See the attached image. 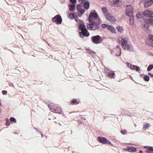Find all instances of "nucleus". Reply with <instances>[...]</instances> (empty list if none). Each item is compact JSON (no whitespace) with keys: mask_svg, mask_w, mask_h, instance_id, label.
<instances>
[{"mask_svg":"<svg viewBox=\"0 0 153 153\" xmlns=\"http://www.w3.org/2000/svg\"><path fill=\"white\" fill-rule=\"evenodd\" d=\"M84 6L85 8L87 10L89 9L90 6V3L88 1L85 2L84 3Z\"/></svg>","mask_w":153,"mask_h":153,"instance_id":"nucleus-18","label":"nucleus"},{"mask_svg":"<svg viewBox=\"0 0 153 153\" xmlns=\"http://www.w3.org/2000/svg\"><path fill=\"white\" fill-rule=\"evenodd\" d=\"M79 1H81L82 2V0H79Z\"/></svg>","mask_w":153,"mask_h":153,"instance_id":"nucleus-58","label":"nucleus"},{"mask_svg":"<svg viewBox=\"0 0 153 153\" xmlns=\"http://www.w3.org/2000/svg\"><path fill=\"white\" fill-rule=\"evenodd\" d=\"M130 17L129 20L131 22V24H133L134 23V17L133 14H132L131 16H129Z\"/></svg>","mask_w":153,"mask_h":153,"instance_id":"nucleus-24","label":"nucleus"},{"mask_svg":"<svg viewBox=\"0 0 153 153\" xmlns=\"http://www.w3.org/2000/svg\"><path fill=\"white\" fill-rule=\"evenodd\" d=\"M149 38L150 40L153 42V35L149 34Z\"/></svg>","mask_w":153,"mask_h":153,"instance_id":"nucleus-34","label":"nucleus"},{"mask_svg":"<svg viewBox=\"0 0 153 153\" xmlns=\"http://www.w3.org/2000/svg\"><path fill=\"white\" fill-rule=\"evenodd\" d=\"M145 22L149 23V24L153 26V19L149 18L148 19H146L145 21Z\"/></svg>","mask_w":153,"mask_h":153,"instance_id":"nucleus-16","label":"nucleus"},{"mask_svg":"<svg viewBox=\"0 0 153 153\" xmlns=\"http://www.w3.org/2000/svg\"><path fill=\"white\" fill-rule=\"evenodd\" d=\"M139 152L140 153H143V151L142 150H140Z\"/></svg>","mask_w":153,"mask_h":153,"instance_id":"nucleus-52","label":"nucleus"},{"mask_svg":"<svg viewBox=\"0 0 153 153\" xmlns=\"http://www.w3.org/2000/svg\"><path fill=\"white\" fill-rule=\"evenodd\" d=\"M78 11V12H79L81 13L84 14L85 11V9H82V8L79 9V10H77Z\"/></svg>","mask_w":153,"mask_h":153,"instance_id":"nucleus-31","label":"nucleus"},{"mask_svg":"<svg viewBox=\"0 0 153 153\" xmlns=\"http://www.w3.org/2000/svg\"><path fill=\"white\" fill-rule=\"evenodd\" d=\"M147 150H146L145 151V152L146 153H150V150H149V149H147Z\"/></svg>","mask_w":153,"mask_h":153,"instance_id":"nucleus-47","label":"nucleus"},{"mask_svg":"<svg viewBox=\"0 0 153 153\" xmlns=\"http://www.w3.org/2000/svg\"><path fill=\"white\" fill-rule=\"evenodd\" d=\"M106 144H108L111 146H113V144L110 141H108V140H107Z\"/></svg>","mask_w":153,"mask_h":153,"instance_id":"nucleus-40","label":"nucleus"},{"mask_svg":"<svg viewBox=\"0 0 153 153\" xmlns=\"http://www.w3.org/2000/svg\"><path fill=\"white\" fill-rule=\"evenodd\" d=\"M0 102H1V99H0Z\"/></svg>","mask_w":153,"mask_h":153,"instance_id":"nucleus-61","label":"nucleus"},{"mask_svg":"<svg viewBox=\"0 0 153 153\" xmlns=\"http://www.w3.org/2000/svg\"><path fill=\"white\" fill-rule=\"evenodd\" d=\"M82 4H81V3L80 4H78L77 5L76 7V8L77 9V10H79V9H81L82 7Z\"/></svg>","mask_w":153,"mask_h":153,"instance_id":"nucleus-30","label":"nucleus"},{"mask_svg":"<svg viewBox=\"0 0 153 153\" xmlns=\"http://www.w3.org/2000/svg\"><path fill=\"white\" fill-rule=\"evenodd\" d=\"M41 136H42V137H43V134H41Z\"/></svg>","mask_w":153,"mask_h":153,"instance_id":"nucleus-56","label":"nucleus"},{"mask_svg":"<svg viewBox=\"0 0 153 153\" xmlns=\"http://www.w3.org/2000/svg\"><path fill=\"white\" fill-rule=\"evenodd\" d=\"M10 121L14 123H16V119L13 117H11L10 118Z\"/></svg>","mask_w":153,"mask_h":153,"instance_id":"nucleus-32","label":"nucleus"},{"mask_svg":"<svg viewBox=\"0 0 153 153\" xmlns=\"http://www.w3.org/2000/svg\"><path fill=\"white\" fill-rule=\"evenodd\" d=\"M148 74L150 76V77H153V74H151V73H148Z\"/></svg>","mask_w":153,"mask_h":153,"instance_id":"nucleus-45","label":"nucleus"},{"mask_svg":"<svg viewBox=\"0 0 153 153\" xmlns=\"http://www.w3.org/2000/svg\"><path fill=\"white\" fill-rule=\"evenodd\" d=\"M126 64L127 65V67H128V68H129L130 69H131V67L132 66V65L130 64L128 62H127L126 63Z\"/></svg>","mask_w":153,"mask_h":153,"instance_id":"nucleus-37","label":"nucleus"},{"mask_svg":"<svg viewBox=\"0 0 153 153\" xmlns=\"http://www.w3.org/2000/svg\"><path fill=\"white\" fill-rule=\"evenodd\" d=\"M68 17L71 19H75V14L73 13H70L68 16Z\"/></svg>","mask_w":153,"mask_h":153,"instance_id":"nucleus-23","label":"nucleus"},{"mask_svg":"<svg viewBox=\"0 0 153 153\" xmlns=\"http://www.w3.org/2000/svg\"><path fill=\"white\" fill-rule=\"evenodd\" d=\"M104 38L99 35L93 36L91 37L92 42L95 44H99L101 43Z\"/></svg>","mask_w":153,"mask_h":153,"instance_id":"nucleus-6","label":"nucleus"},{"mask_svg":"<svg viewBox=\"0 0 153 153\" xmlns=\"http://www.w3.org/2000/svg\"><path fill=\"white\" fill-rule=\"evenodd\" d=\"M5 120H6V123H5L6 126H9L10 125V122L9 121V119L7 118H6L5 119Z\"/></svg>","mask_w":153,"mask_h":153,"instance_id":"nucleus-33","label":"nucleus"},{"mask_svg":"<svg viewBox=\"0 0 153 153\" xmlns=\"http://www.w3.org/2000/svg\"><path fill=\"white\" fill-rule=\"evenodd\" d=\"M7 91L6 90H3L2 91V93L3 95H6L7 94Z\"/></svg>","mask_w":153,"mask_h":153,"instance_id":"nucleus-43","label":"nucleus"},{"mask_svg":"<svg viewBox=\"0 0 153 153\" xmlns=\"http://www.w3.org/2000/svg\"><path fill=\"white\" fill-rule=\"evenodd\" d=\"M136 16L138 19H142L144 20L143 18L145 16L149 18H153V12L149 10H145L143 11L137 13Z\"/></svg>","mask_w":153,"mask_h":153,"instance_id":"nucleus-2","label":"nucleus"},{"mask_svg":"<svg viewBox=\"0 0 153 153\" xmlns=\"http://www.w3.org/2000/svg\"><path fill=\"white\" fill-rule=\"evenodd\" d=\"M122 48L125 49L129 50L130 48V46L129 44L127 43L126 44L122 46Z\"/></svg>","mask_w":153,"mask_h":153,"instance_id":"nucleus-25","label":"nucleus"},{"mask_svg":"<svg viewBox=\"0 0 153 153\" xmlns=\"http://www.w3.org/2000/svg\"><path fill=\"white\" fill-rule=\"evenodd\" d=\"M10 86H13V83H11L10 85Z\"/></svg>","mask_w":153,"mask_h":153,"instance_id":"nucleus-51","label":"nucleus"},{"mask_svg":"<svg viewBox=\"0 0 153 153\" xmlns=\"http://www.w3.org/2000/svg\"><path fill=\"white\" fill-rule=\"evenodd\" d=\"M102 10L106 19L112 23H114L116 21L115 18L109 13L106 7H102Z\"/></svg>","mask_w":153,"mask_h":153,"instance_id":"nucleus-4","label":"nucleus"},{"mask_svg":"<svg viewBox=\"0 0 153 153\" xmlns=\"http://www.w3.org/2000/svg\"><path fill=\"white\" fill-rule=\"evenodd\" d=\"M97 140L100 143L103 144H106L108 140L104 137L99 136L97 138Z\"/></svg>","mask_w":153,"mask_h":153,"instance_id":"nucleus-10","label":"nucleus"},{"mask_svg":"<svg viewBox=\"0 0 153 153\" xmlns=\"http://www.w3.org/2000/svg\"><path fill=\"white\" fill-rule=\"evenodd\" d=\"M132 80H133V79L132 78Z\"/></svg>","mask_w":153,"mask_h":153,"instance_id":"nucleus-60","label":"nucleus"},{"mask_svg":"<svg viewBox=\"0 0 153 153\" xmlns=\"http://www.w3.org/2000/svg\"><path fill=\"white\" fill-rule=\"evenodd\" d=\"M150 0H146L144 3V6L146 7H148L151 6L153 3Z\"/></svg>","mask_w":153,"mask_h":153,"instance_id":"nucleus-13","label":"nucleus"},{"mask_svg":"<svg viewBox=\"0 0 153 153\" xmlns=\"http://www.w3.org/2000/svg\"><path fill=\"white\" fill-rule=\"evenodd\" d=\"M121 44L122 46L128 43L126 39H123L122 37H121Z\"/></svg>","mask_w":153,"mask_h":153,"instance_id":"nucleus-21","label":"nucleus"},{"mask_svg":"<svg viewBox=\"0 0 153 153\" xmlns=\"http://www.w3.org/2000/svg\"><path fill=\"white\" fill-rule=\"evenodd\" d=\"M144 148H146V149L150 150V153H153V147L149 146H145Z\"/></svg>","mask_w":153,"mask_h":153,"instance_id":"nucleus-20","label":"nucleus"},{"mask_svg":"<svg viewBox=\"0 0 153 153\" xmlns=\"http://www.w3.org/2000/svg\"><path fill=\"white\" fill-rule=\"evenodd\" d=\"M99 21L97 23L94 21L89 20V22L90 23H87V27L88 28L91 30H95L98 29L100 27V22L101 21L100 18H98Z\"/></svg>","mask_w":153,"mask_h":153,"instance_id":"nucleus-3","label":"nucleus"},{"mask_svg":"<svg viewBox=\"0 0 153 153\" xmlns=\"http://www.w3.org/2000/svg\"><path fill=\"white\" fill-rule=\"evenodd\" d=\"M107 29L113 33H116L114 27L112 25H109L107 27Z\"/></svg>","mask_w":153,"mask_h":153,"instance_id":"nucleus-12","label":"nucleus"},{"mask_svg":"<svg viewBox=\"0 0 153 153\" xmlns=\"http://www.w3.org/2000/svg\"><path fill=\"white\" fill-rule=\"evenodd\" d=\"M144 75L143 78L144 80L148 82L149 80V77L147 75H144V74H141L140 76H142V75Z\"/></svg>","mask_w":153,"mask_h":153,"instance_id":"nucleus-17","label":"nucleus"},{"mask_svg":"<svg viewBox=\"0 0 153 153\" xmlns=\"http://www.w3.org/2000/svg\"><path fill=\"white\" fill-rule=\"evenodd\" d=\"M70 2L72 3V4H76V0H70Z\"/></svg>","mask_w":153,"mask_h":153,"instance_id":"nucleus-38","label":"nucleus"},{"mask_svg":"<svg viewBox=\"0 0 153 153\" xmlns=\"http://www.w3.org/2000/svg\"><path fill=\"white\" fill-rule=\"evenodd\" d=\"M134 67H135L134 70L136 71H138L140 70V68L138 66L136 65Z\"/></svg>","mask_w":153,"mask_h":153,"instance_id":"nucleus-36","label":"nucleus"},{"mask_svg":"<svg viewBox=\"0 0 153 153\" xmlns=\"http://www.w3.org/2000/svg\"><path fill=\"white\" fill-rule=\"evenodd\" d=\"M2 111V109L0 108V113H1Z\"/></svg>","mask_w":153,"mask_h":153,"instance_id":"nucleus-54","label":"nucleus"},{"mask_svg":"<svg viewBox=\"0 0 153 153\" xmlns=\"http://www.w3.org/2000/svg\"><path fill=\"white\" fill-rule=\"evenodd\" d=\"M95 53L94 51H91L90 52V53L91 55H92V53Z\"/></svg>","mask_w":153,"mask_h":153,"instance_id":"nucleus-48","label":"nucleus"},{"mask_svg":"<svg viewBox=\"0 0 153 153\" xmlns=\"http://www.w3.org/2000/svg\"><path fill=\"white\" fill-rule=\"evenodd\" d=\"M116 48H117V50H118V52L119 53V55H118V56H120L121 55V48H120V46L119 45H117V46Z\"/></svg>","mask_w":153,"mask_h":153,"instance_id":"nucleus-26","label":"nucleus"},{"mask_svg":"<svg viewBox=\"0 0 153 153\" xmlns=\"http://www.w3.org/2000/svg\"><path fill=\"white\" fill-rule=\"evenodd\" d=\"M85 0H82V2H81V4H83L84 3V1Z\"/></svg>","mask_w":153,"mask_h":153,"instance_id":"nucleus-50","label":"nucleus"},{"mask_svg":"<svg viewBox=\"0 0 153 153\" xmlns=\"http://www.w3.org/2000/svg\"><path fill=\"white\" fill-rule=\"evenodd\" d=\"M78 27L79 30H82L81 31L79 32V36L80 37L83 38L85 37H88L90 35L89 33L86 28L85 25L83 23V22L81 23L79 22Z\"/></svg>","mask_w":153,"mask_h":153,"instance_id":"nucleus-1","label":"nucleus"},{"mask_svg":"<svg viewBox=\"0 0 153 153\" xmlns=\"http://www.w3.org/2000/svg\"><path fill=\"white\" fill-rule=\"evenodd\" d=\"M76 19H75V21L77 23L78 25H79V22L80 23H83V21L79 19H78V16L77 15H76Z\"/></svg>","mask_w":153,"mask_h":153,"instance_id":"nucleus-27","label":"nucleus"},{"mask_svg":"<svg viewBox=\"0 0 153 153\" xmlns=\"http://www.w3.org/2000/svg\"><path fill=\"white\" fill-rule=\"evenodd\" d=\"M52 21L54 22L57 24H60L62 21L61 16L59 15H58L52 19Z\"/></svg>","mask_w":153,"mask_h":153,"instance_id":"nucleus-8","label":"nucleus"},{"mask_svg":"<svg viewBox=\"0 0 153 153\" xmlns=\"http://www.w3.org/2000/svg\"><path fill=\"white\" fill-rule=\"evenodd\" d=\"M152 47H153V46Z\"/></svg>","mask_w":153,"mask_h":153,"instance_id":"nucleus-63","label":"nucleus"},{"mask_svg":"<svg viewBox=\"0 0 153 153\" xmlns=\"http://www.w3.org/2000/svg\"><path fill=\"white\" fill-rule=\"evenodd\" d=\"M149 124L148 123H146V124L143 125V128H147L149 126Z\"/></svg>","mask_w":153,"mask_h":153,"instance_id":"nucleus-41","label":"nucleus"},{"mask_svg":"<svg viewBox=\"0 0 153 153\" xmlns=\"http://www.w3.org/2000/svg\"><path fill=\"white\" fill-rule=\"evenodd\" d=\"M83 14H84L81 13H80L79 12H78L77 15L81 17L82 16Z\"/></svg>","mask_w":153,"mask_h":153,"instance_id":"nucleus-44","label":"nucleus"},{"mask_svg":"<svg viewBox=\"0 0 153 153\" xmlns=\"http://www.w3.org/2000/svg\"><path fill=\"white\" fill-rule=\"evenodd\" d=\"M48 107L52 112L59 114L61 113L62 109L59 105H54L51 103L48 105Z\"/></svg>","mask_w":153,"mask_h":153,"instance_id":"nucleus-5","label":"nucleus"},{"mask_svg":"<svg viewBox=\"0 0 153 153\" xmlns=\"http://www.w3.org/2000/svg\"><path fill=\"white\" fill-rule=\"evenodd\" d=\"M117 42H120V39H118L117 40Z\"/></svg>","mask_w":153,"mask_h":153,"instance_id":"nucleus-53","label":"nucleus"},{"mask_svg":"<svg viewBox=\"0 0 153 153\" xmlns=\"http://www.w3.org/2000/svg\"><path fill=\"white\" fill-rule=\"evenodd\" d=\"M146 24H143L142 25L143 26V27L144 28H145L146 30H147L148 27H149V25H148L149 23L146 22Z\"/></svg>","mask_w":153,"mask_h":153,"instance_id":"nucleus-29","label":"nucleus"},{"mask_svg":"<svg viewBox=\"0 0 153 153\" xmlns=\"http://www.w3.org/2000/svg\"><path fill=\"white\" fill-rule=\"evenodd\" d=\"M152 56H153V54H152Z\"/></svg>","mask_w":153,"mask_h":153,"instance_id":"nucleus-62","label":"nucleus"},{"mask_svg":"<svg viewBox=\"0 0 153 153\" xmlns=\"http://www.w3.org/2000/svg\"><path fill=\"white\" fill-rule=\"evenodd\" d=\"M99 18L98 14L95 10H93L90 13L88 18V21L89 20L92 21V19L95 20L97 19V18Z\"/></svg>","mask_w":153,"mask_h":153,"instance_id":"nucleus-7","label":"nucleus"},{"mask_svg":"<svg viewBox=\"0 0 153 153\" xmlns=\"http://www.w3.org/2000/svg\"><path fill=\"white\" fill-rule=\"evenodd\" d=\"M124 150L126 151L130 152H135L137 151V149L135 147L131 146H128Z\"/></svg>","mask_w":153,"mask_h":153,"instance_id":"nucleus-11","label":"nucleus"},{"mask_svg":"<svg viewBox=\"0 0 153 153\" xmlns=\"http://www.w3.org/2000/svg\"><path fill=\"white\" fill-rule=\"evenodd\" d=\"M76 4H69L68 7L70 11L73 12L75 8Z\"/></svg>","mask_w":153,"mask_h":153,"instance_id":"nucleus-15","label":"nucleus"},{"mask_svg":"<svg viewBox=\"0 0 153 153\" xmlns=\"http://www.w3.org/2000/svg\"><path fill=\"white\" fill-rule=\"evenodd\" d=\"M134 66H136V65H132V66L131 67V69L132 70H134L135 68V67H134Z\"/></svg>","mask_w":153,"mask_h":153,"instance_id":"nucleus-46","label":"nucleus"},{"mask_svg":"<svg viewBox=\"0 0 153 153\" xmlns=\"http://www.w3.org/2000/svg\"><path fill=\"white\" fill-rule=\"evenodd\" d=\"M118 32L120 33H123V29L122 26H118L116 27Z\"/></svg>","mask_w":153,"mask_h":153,"instance_id":"nucleus-19","label":"nucleus"},{"mask_svg":"<svg viewBox=\"0 0 153 153\" xmlns=\"http://www.w3.org/2000/svg\"><path fill=\"white\" fill-rule=\"evenodd\" d=\"M34 128L37 131V133L39 132L40 133H41V132L39 130H37L36 128H35V127H34Z\"/></svg>","mask_w":153,"mask_h":153,"instance_id":"nucleus-49","label":"nucleus"},{"mask_svg":"<svg viewBox=\"0 0 153 153\" xmlns=\"http://www.w3.org/2000/svg\"><path fill=\"white\" fill-rule=\"evenodd\" d=\"M62 115H63V116H64V115H64V114L63 113V114H62Z\"/></svg>","mask_w":153,"mask_h":153,"instance_id":"nucleus-59","label":"nucleus"},{"mask_svg":"<svg viewBox=\"0 0 153 153\" xmlns=\"http://www.w3.org/2000/svg\"><path fill=\"white\" fill-rule=\"evenodd\" d=\"M79 102L77 101V100L76 99H73L71 101V104H72V105H74V104H77L79 103Z\"/></svg>","mask_w":153,"mask_h":153,"instance_id":"nucleus-22","label":"nucleus"},{"mask_svg":"<svg viewBox=\"0 0 153 153\" xmlns=\"http://www.w3.org/2000/svg\"><path fill=\"white\" fill-rule=\"evenodd\" d=\"M108 76L110 78H114L115 77V74L114 71H111L108 72Z\"/></svg>","mask_w":153,"mask_h":153,"instance_id":"nucleus-14","label":"nucleus"},{"mask_svg":"<svg viewBox=\"0 0 153 153\" xmlns=\"http://www.w3.org/2000/svg\"><path fill=\"white\" fill-rule=\"evenodd\" d=\"M108 25H107L106 24H103L101 25V26L102 28H106V27L107 28V27H108Z\"/></svg>","mask_w":153,"mask_h":153,"instance_id":"nucleus-35","label":"nucleus"},{"mask_svg":"<svg viewBox=\"0 0 153 153\" xmlns=\"http://www.w3.org/2000/svg\"><path fill=\"white\" fill-rule=\"evenodd\" d=\"M121 132L122 134H125L127 133V131L126 130H121Z\"/></svg>","mask_w":153,"mask_h":153,"instance_id":"nucleus-39","label":"nucleus"},{"mask_svg":"<svg viewBox=\"0 0 153 153\" xmlns=\"http://www.w3.org/2000/svg\"><path fill=\"white\" fill-rule=\"evenodd\" d=\"M133 8L131 5H127L126 10V15L128 16H131L133 14Z\"/></svg>","mask_w":153,"mask_h":153,"instance_id":"nucleus-9","label":"nucleus"},{"mask_svg":"<svg viewBox=\"0 0 153 153\" xmlns=\"http://www.w3.org/2000/svg\"><path fill=\"white\" fill-rule=\"evenodd\" d=\"M152 69H153V65H149L147 68V71H149L151 70Z\"/></svg>","mask_w":153,"mask_h":153,"instance_id":"nucleus-28","label":"nucleus"},{"mask_svg":"<svg viewBox=\"0 0 153 153\" xmlns=\"http://www.w3.org/2000/svg\"><path fill=\"white\" fill-rule=\"evenodd\" d=\"M151 1H152V3H153V0H150Z\"/></svg>","mask_w":153,"mask_h":153,"instance_id":"nucleus-55","label":"nucleus"},{"mask_svg":"<svg viewBox=\"0 0 153 153\" xmlns=\"http://www.w3.org/2000/svg\"><path fill=\"white\" fill-rule=\"evenodd\" d=\"M1 102H0V106H1Z\"/></svg>","mask_w":153,"mask_h":153,"instance_id":"nucleus-57","label":"nucleus"},{"mask_svg":"<svg viewBox=\"0 0 153 153\" xmlns=\"http://www.w3.org/2000/svg\"><path fill=\"white\" fill-rule=\"evenodd\" d=\"M120 0H113L114 3L115 4H117L119 2Z\"/></svg>","mask_w":153,"mask_h":153,"instance_id":"nucleus-42","label":"nucleus"}]
</instances>
